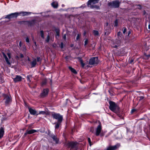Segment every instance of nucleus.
<instances>
[{
    "label": "nucleus",
    "mask_w": 150,
    "mask_h": 150,
    "mask_svg": "<svg viewBox=\"0 0 150 150\" xmlns=\"http://www.w3.org/2000/svg\"><path fill=\"white\" fill-rule=\"evenodd\" d=\"M109 108L111 110L117 114L119 112V108L114 102L110 101L109 102Z\"/></svg>",
    "instance_id": "f257e3e1"
},
{
    "label": "nucleus",
    "mask_w": 150,
    "mask_h": 150,
    "mask_svg": "<svg viewBox=\"0 0 150 150\" xmlns=\"http://www.w3.org/2000/svg\"><path fill=\"white\" fill-rule=\"evenodd\" d=\"M99 1V0H89L87 3L88 6L92 8L98 9L99 6L95 4L98 3Z\"/></svg>",
    "instance_id": "f03ea898"
},
{
    "label": "nucleus",
    "mask_w": 150,
    "mask_h": 150,
    "mask_svg": "<svg viewBox=\"0 0 150 150\" xmlns=\"http://www.w3.org/2000/svg\"><path fill=\"white\" fill-rule=\"evenodd\" d=\"M121 1H119L118 0H115L112 2H108V6L112 8H118Z\"/></svg>",
    "instance_id": "7ed1b4c3"
},
{
    "label": "nucleus",
    "mask_w": 150,
    "mask_h": 150,
    "mask_svg": "<svg viewBox=\"0 0 150 150\" xmlns=\"http://www.w3.org/2000/svg\"><path fill=\"white\" fill-rule=\"evenodd\" d=\"M52 116L54 119L57 120L58 122H61L62 121L63 117L59 114L53 113L52 114Z\"/></svg>",
    "instance_id": "20e7f679"
},
{
    "label": "nucleus",
    "mask_w": 150,
    "mask_h": 150,
    "mask_svg": "<svg viewBox=\"0 0 150 150\" xmlns=\"http://www.w3.org/2000/svg\"><path fill=\"white\" fill-rule=\"evenodd\" d=\"M98 62V57H93L90 59L89 62V64L90 65H93L97 64Z\"/></svg>",
    "instance_id": "39448f33"
},
{
    "label": "nucleus",
    "mask_w": 150,
    "mask_h": 150,
    "mask_svg": "<svg viewBox=\"0 0 150 150\" xmlns=\"http://www.w3.org/2000/svg\"><path fill=\"white\" fill-rule=\"evenodd\" d=\"M3 56L5 58L6 62L7 64L8 65H10L11 64V63L9 61V59H10L11 58V54L9 53H7V55L8 57V58L7 57L6 55L4 53H3Z\"/></svg>",
    "instance_id": "423d86ee"
},
{
    "label": "nucleus",
    "mask_w": 150,
    "mask_h": 150,
    "mask_svg": "<svg viewBox=\"0 0 150 150\" xmlns=\"http://www.w3.org/2000/svg\"><path fill=\"white\" fill-rule=\"evenodd\" d=\"M4 100H5V103L6 105L8 104L11 101V98L10 96L5 95L4 96Z\"/></svg>",
    "instance_id": "0eeeda50"
},
{
    "label": "nucleus",
    "mask_w": 150,
    "mask_h": 150,
    "mask_svg": "<svg viewBox=\"0 0 150 150\" xmlns=\"http://www.w3.org/2000/svg\"><path fill=\"white\" fill-rule=\"evenodd\" d=\"M18 13H11L9 15H8L5 17V18L8 19H11L14 17L16 18L17 17Z\"/></svg>",
    "instance_id": "6e6552de"
},
{
    "label": "nucleus",
    "mask_w": 150,
    "mask_h": 150,
    "mask_svg": "<svg viewBox=\"0 0 150 150\" xmlns=\"http://www.w3.org/2000/svg\"><path fill=\"white\" fill-rule=\"evenodd\" d=\"M102 129L101 126L100 124L97 127L96 129V135L97 136H98L101 132Z\"/></svg>",
    "instance_id": "1a4fd4ad"
},
{
    "label": "nucleus",
    "mask_w": 150,
    "mask_h": 150,
    "mask_svg": "<svg viewBox=\"0 0 150 150\" xmlns=\"http://www.w3.org/2000/svg\"><path fill=\"white\" fill-rule=\"evenodd\" d=\"M77 144V142H70L68 143L67 144V145L68 146L70 147H71V148H73L75 147L76 146Z\"/></svg>",
    "instance_id": "9d476101"
},
{
    "label": "nucleus",
    "mask_w": 150,
    "mask_h": 150,
    "mask_svg": "<svg viewBox=\"0 0 150 150\" xmlns=\"http://www.w3.org/2000/svg\"><path fill=\"white\" fill-rule=\"evenodd\" d=\"M28 109L31 115H37V112L35 109H33L30 107L28 108Z\"/></svg>",
    "instance_id": "9b49d317"
},
{
    "label": "nucleus",
    "mask_w": 150,
    "mask_h": 150,
    "mask_svg": "<svg viewBox=\"0 0 150 150\" xmlns=\"http://www.w3.org/2000/svg\"><path fill=\"white\" fill-rule=\"evenodd\" d=\"M49 90L48 89H44L42 93L41 94V96L42 97H44L46 96L48 93Z\"/></svg>",
    "instance_id": "f8f14e48"
},
{
    "label": "nucleus",
    "mask_w": 150,
    "mask_h": 150,
    "mask_svg": "<svg viewBox=\"0 0 150 150\" xmlns=\"http://www.w3.org/2000/svg\"><path fill=\"white\" fill-rule=\"evenodd\" d=\"M117 146L116 145L114 146H108L105 150H115L117 149Z\"/></svg>",
    "instance_id": "ddd939ff"
},
{
    "label": "nucleus",
    "mask_w": 150,
    "mask_h": 150,
    "mask_svg": "<svg viewBox=\"0 0 150 150\" xmlns=\"http://www.w3.org/2000/svg\"><path fill=\"white\" fill-rule=\"evenodd\" d=\"M22 79V77L21 76L18 75H16V77L13 79V81L15 82H17L21 81Z\"/></svg>",
    "instance_id": "4468645a"
},
{
    "label": "nucleus",
    "mask_w": 150,
    "mask_h": 150,
    "mask_svg": "<svg viewBox=\"0 0 150 150\" xmlns=\"http://www.w3.org/2000/svg\"><path fill=\"white\" fill-rule=\"evenodd\" d=\"M18 13L17 16L19 15H21L22 16H25L28 15L30 13L26 12L21 11L20 12H16Z\"/></svg>",
    "instance_id": "2eb2a0df"
},
{
    "label": "nucleus",
    "mask_w": 150,
    "mask_h": 150,
    "mask_svg": "<svg viewBox=\"0 0 150 150\" xmlns=\"http://www.w3.org/2000/svg\"><path fill=\"white\" fill-rule=\"evenodd\" d=\"M4 129L2 127L0 128V139L2 137L4 134Z\"/></svg>",
    "instance_id": "dca6fc26"
},
{
    "label": "nucleus",
    "mask_w": 150,
    "mask_h": 150,
    "mask_svg": "<svg viewBox=\"0 0 150 150\" xmlns=\"http://www.w3.org/2000/svg\"><path fill=\"white\" fill-rule=\"evenodd\" d=\"M51 5L54 8H57L58 6V3L56 1H54L51 4Z\"/></svg>",
    "instance_id": "f3484780"
},
{
    "label": "nucleus",
    "mask_w": 150,
    "mask_h": 150,
    "mask_svg": "<svg viewBox=\"0 0 150 150\" xmlns=\"http://www.w3.org/2000/svg\"><path fill=\"white\" fill-rule=\"evenodd\" d=\"M79 61L80 62L82 67H83L85 66V64L83 63L82 59L80 57L78 58Z\"/></svg>",
    "instance_id": "a211bd4d"
},
{
    "label": "nucleus",
    "mask_w": 150,
    "mask_h": 150,
    "mask_svg": "<svg viewBox=\"0 0 150 150\" xmlns=\"http://www.w3.org/2000/svg\"><path fill=\"white\" fill-rule=\"evenodd\" d=\"M27 133L29 134H33V133H34L35 132H37V131L35 129H31L29 130H27Z\"/></svg>",
    "instance_id": "6ab92c4d"
},
{
    "label": "nucleus",
    "mask_w": 150,
    "mask_h": 150,
    "mask_svg": "<svg viewBox=\"0 0 150 150\" xmlns=\"http://www.w3.org/2000/svg\"><path fill=\"white\" fill-rule=\"evenodd\" d=\"M36 64V61L35 59L32 61L31 63V67H34Z\"/></svg>",
    "instance_id": "aec40b11"
},
{
    "label": "nucleus",
    "mask_w": 150,
    "mask_h": 150,
    "mask_svg": "<svg viewBox=\"0 0 150 150\" xmlns=\"http://www.w3.org/2000/svg\"><path fill=\"white\" fill-rule=\"evenodd\" d=\"M69 69L71 71V72H73L74 73L76 74L77 73V72L76 70L72 68L71 67H69Z\"/></svg>",
    "instance_id": "412c9836"
},
{
    "label": "nucleus",
    "mask_w": 150,
    "mask_h": 150,
    "mask_svg": "<svg viewBox=\"0 0 150 150\" xmlns=\"http://www.w3.org/2000/svg\"><path fill=\"white\" fill-rule=\"evenodd\" d=\"M52 138L53 139L54 141L56 142V143H58V140L57 137L55 136H52Z\"/></svg>",
    "instance_id": "4be33fe9"
},
{
    "label": "nucleus",
    "mask_w": 150,
    "mask_h": 150,
    "mask_svg": "<svg viewBox=\"0 0 150 150\" xmlns=\"http://www.w3.org/2000/svg\"><path fill=\"white\" fill-rule=\"evenodd\" d=\"M27 81L29 82H31V79L32 78L31 76L30 75L28 76L27 77Z\"/></svg>",
    "instance_id": "5701e85b"
},
{
    "label": "nucleus",
    "mask_w": 150,
    "mask_h": 150,
    "mask_svg": "<svg viewBox=\"0 0 150 150\" xmlns=\"http://www.w3.org/2000/svg\"><path fill=\"white\" fill-rule=\"evenodd\" d=\"M61 122H58L56 124V125L55 126V128L56 129H58L59 127L60 124Z\"/></svg>",
    "instance_id": "b1692460"
},
{
    "label": "nucleus",
    "mask_w": 150,
    "mask_h": 150,
    "mask_svg": "<svg viewBox=\"0 0 150 150\" xmlns=\"http://www.w3.org/2000/svg\"><path fill=\"white\" fill-rule=\"evenodd\" d=\"M46 114V112L44 111H40L38 113H37V115H38L39 114H42L44 115Z\"/></svg>",
    "instance_id": "393cba45"
},
{
    "label": "nucleus",
    "mask_w": 150,
    "mask_h": 150,
    "mask_svg": "<svg viewBox=\"0 0 150 150\" xmlns=\"http://www.w3.org/2000/svg\"><path fill=\"white\" fill-rule=\"evenodd\" d=\"M93 33L94 35H98L99 34L97 30H93Z\"/></svg>",
    "instance_id": "a878e982"
},
{
    "label": "nucleus",
    "mask_w": 150,
    "mask_h": 150,
    "mask_svg": "<svg viewBox=\"0 0 150 150\" xmlns=\"http://www.w3.org/2000/svg\"><path fill=\"white\" fill-rule=\"evenodd\" d=\"M40 33L41 37H42V38H44V33H43V31L42 30H41L40 31Z\"/></svg>",
    "instance_id": "bb28decb"
},
{
    "label": "nucleus",
    "mask_w": 150,
    "mask_h": 150,
    "mask_svg": "<svg viewBox=\"0 0 150 150\" xmlns=\"http://www.w3.org/2000/svg\"><path fill=\"white\" fill-rule=\"evenodd\" d=\"M111 46L112 47L114 48H117L118 46V45L117 44H116V45H115L114 44H112Z\"/></svg>",
    "instance_id": "cd10ccee"
},
{
    "label": "nucleus",
    "mask_w": 150,
    "mask_h": 150,
    "mask_svg": "<svg viewBox=\"0 0 150 150\" xmlns=\"http://www.w3.org/2000/svg\"><path fill=\"white\" fill-rule=\"evenodd\" d=\"M50 40V36L49 35H47V38L46 39V41L48 42Z\"/></svg>",
    "instance_id": "c85d7f7f"
},
{
    "label": "nucleus",
    "mask_w": 150,
    "mask_h": 150,
    "mask_svg": "<svg viewBox=\"0 0 150 150\" xmlns=\"http://www.w3.org/2000/svg\"><path fill=\"white\" fill-rule=\"evenodd\" d=\"M46 80H45L42 82V85H45V84H46Z\"/></svg>",
    "instance_id": "c756f323"
},
{
    "label": "nucleus",
    "mask_w": 150,
    "mask_h": 150,
    "mask_svg": "<svg viewBox=\"0 0 150 150\" xmlns=\"http://www.w3.org/2000/svg\"><path fill=\"white\" fill-rule=\"evenodd\" d=\"M117 20H116L115 22L114 26H117Z\"/></svg>",
    "instance_id": "7c9ffc66"
},
{
    "label": "nucleus",
    "mask_w": 150,
    "mask_h": 150,
    "mask_svg": "<svg viewBox=\"0 0 150 150\" xmlns=\"http://www.w3.org/2000/svg\"><path fill=\"white\" fill-rule=\"evenodd\" d=\"M122 35V33L120 32H119L117 33V35L118 36H121Z\"/></svg>",
    "instance_id": "2f4dec72"
},
{
    "label": "nucleus",
    "mask_w": 150,
    "mask_h": 150,
    "mask_svg": "<svg viewBox=\"0 0 150 150\" xmlns=\"http://www.w3.org/2000/svg\"><path fill=\"white\" fill-rule=\"evenodd\" d=\"M37 61L38 62L40 61L41 60V59L40 57H37Z\"/></svg>",
    "instance_id": "473e14b6"
},
{
    "label": "nucleus",
    "mask_w": 150,
    "mask_h": 150,
    "mask_svg": "<svg viewBox=\"0 0 150 150\" xmlns=\"http://www.w3.org/2000/svg\"><path fill=\"white\" fill-rule=\"evenodd\" d=\"M88 142L90 144V146H91V139L89 138H88Z\"/></svg>",
    "instance_id": "72a5a7b5"
},
{
    "label": "nucleus",
    "mask_w": 150,
    "mask_h": 150,
    "mask_svg": "<svg viewBox=\"0 0 150 150\" xmlns=\"http://www.w3.org/2000/svg\"><path fill=\"white\" fill-rule=\"evenodd\" d=\"M26 42H29V38L28 37H27L26 38Z\"/></svg>",
    "instance_id": "f704fd0d"
},
{
    "label": "nucleus",
    "mask_w": 150,
    "mask_h": 150,
    "mask_svg": "<svg viewBox=\"0 0 150 150\" xmlns=\"http://www.w3.org/2000/svg\"><path fill=\"white\" fill-rule=\"evenodd\" d=\"M80 35H79L78 34L76 36V39L77 40L79 39V38H80Z\"/></svg>",
    "instance_id": "c9c22d12"
},
{
    "label": "nucleus",
    "mask_w": 150,
    "mask_h": 150,
    "mask_svg": "<svg viewBox=\"0 0 150 150\" xmlns=\"http://www.w3.org/2000/svg\"><path fill=\"white\" fill-rule=\"evenodd\" d=\"M126 30H127L126 28H124V29L123 31V33L124 34L126 32Z\"/></svg>",
    "instance_id": "e433bc0d"
},
{
    "label": "nucleus",
    "mask_w": 150,
    "mask_h": 150,
    "mask_svg": "<svg viewBox=\"0 0 150 150\" xmlns=\"http://www.w3.org/2000/svg\"><path fill=\"white\" fill-rule=\"evenodd\" d=\"M64 44L62 42L61 44V47L62 48H63V47Z\"/></svg>",
    "instance_id": "4c0bfd02"
},
{
    "label": "nucleus",
    "mask_w": 150,
    "mask_h": 150,
    "mask_svg": "<svg viewBox=\"0 0 150 150\" xmlns=\"http://www.w3.org/2000/svg\"><path fill=\"white\" fill-rule=\"evenodd\" d=\"M87 43L88 40H86L85 41V45H86L87 44Z\"/></svg>",
    "instance_id": "58836bf2"
},
{
    "label": "nucleus",
    "mask_w": 150,
    "mask_h": 150,
    "mask_svg": "<svg viewBox=\"0 0 150 150\" xmlns=\"http://www.w3.org/2000/svg\"><path fill=\"white\" fill-rule=\"evenodd\" d=\"M63 38H64V39H65H65H66V35H65H65H64L63 37Z\"/></svg>",
    "instance_id": "ea45409f"
},
{
    "label": "nucleus",
    "mask_w": 150,
    "mask_h": 150,
    "mask_svg": "<svg viewBox=\"0 0 150 150\" xmlns=\"http://www.w3.org/2000/svg\"><path fill=\"white\" fill-rule=\"evenodd\" d=\"M59 33L58 32V31H57V36L58 37L59 36Z\"/></svg>",
    "instance_id": "a19ab883"
},
{
    "label": "nucleus",
    "mask_w": 150,
    "mask_h": 150,
    "mask_svg": "<svg viewBox=\"0 0 150 150\" xmlns=\"http://www.w3.org/2000/svg\"><path fill=\"white\" fill-rule=\"evenodd\" d=\"M20 57L21 58H23V54H20Z\"/></svg>",
    "instance_id": "79ce46f5"
},
{
    "label": "nucleus",
    "mask_w": 150,
    "mask_h": 150,
    "mask_svg": "<svg viewBox=\"0 0 150 150\" xmlns=\"http://www.w3.org/2000/svg\"><path fill=\"white\" fill-rule=\"evenodd\" d=\"M27 134H28V133H27V130L26 131V132L24 133V135H26Z\"/></svg>",
    "instance_id": "37998d69"
},
{
    "label": "nucleus",
    "mask_w": 150,
    "mask_h": 150,
    "mask_svg": "<svg viewBox=\"0 0 150 150\" xmlns=\"http://www.w3.org/2000/svg\"><path fill=\"white\" fill-rule=\"evenodd\" d=\"M19 46L21 47V42H20L19 44Z\"/></svg>",
    "instance_id": "c03bdc74"
},
{
    "label": "nucleus",
    "mask_w": 150,
    "mask_h": 150,
    "mask_svg": "<svg viewBox=\"0 0 150 150\" xmlns=\"http://www.w3.org/2000/svg\"><path fill=\"white\" fill-rule=\"evenodd\" d=\"M133 62V60H131L130 62V63H132Z\"/></svg>",
    "instance_id": "a18cd8bd"
},
{
    "label": "nucleus",
    "mask_w": 150,
    "mask_h": 150,
    "mask_svg": "<svg viewBox=\"0 0 150 150\" xmlns=\"http://www.w3.org/2000/svg\"><path fill=\"white\" fill-rule=\"evenodd\" d=\"M148 28L150 29V25H148Z\"/></svg>",
    "instance_id": "49530a36"
},
{
    "label": "nucleus",
    "mask_w": 150,
    "mask_h": 150,
    "mask_svg": "<svg viewBox=\"0 0 150 150\" xmlns=\"http://www.w3.org/2000/svg\"><path fill=\"white\" fill-rule=\"evenodd\" d=\"M140 98H141V99H143V97H142V96L140 97Z\"/></svg>",
    "instance_id": "de8ad7c7"
},
{
    "label": "nucleus",
    "mask_w": 150,
    "mask_h": 150,
    "mask_svg": "<svg viewBox=\"0 0 150 150\" xmlns=\"http://www.w3.org/2000/svg\"><path fill=\"white\" fill-rule=\"evenodd\" d=\"M130 31H129V33H128V35H129L130 33Z\"/></svg>",
    "instance_id": "09e8293b"
}]
</instances>
